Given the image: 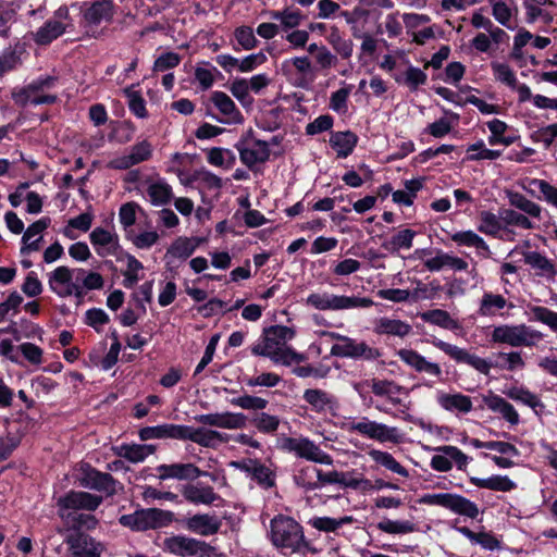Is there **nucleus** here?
Listing matches in <instances>:
<instances>
[{"mask_svg":"<svg viewBox=\"0 0 557 557\" xmlns=\"http://www.w3.org/2000/svg\"><path fill=\"white\" fill-rule=\"evenodd\" d=\"M295 332L284 325H273L263 330L259 339L250 347L253 356L269 358L276 364L290 366L304 360V356L296 352L287 343L293 339Z\"/></svg>","mask_w":557,"mask_h":557,"instance_id":"nucleus-1","label":"nucleus"},{"mask_svg":"<svg viewBox=\"0 0 557 557\" xmlns=\"http://www.w3.org/2000/svg\"><path fill=\"white\" fill-rule=\"evenodd\" d=\"M270 540L285 555L300 553L308 547L302 527L295 519L283 515L271 520Z\"/></svg>","mask_w":557,"mask_h":557,"instance_id":"nucleus-2","label":"nucleus"},{"mask_svg":"<svg viewBox=\"0 0 557 557\" xmlns=\"http://www.w3.org/2000/svg\"><path fill=\"white\" fill-rule=\"evenodd\" d=\"M508 201L513 209H502L500 220L507 226H516L522 230H533L535 227L531 219L540 220L542 218V207L517 191H509Z\"/></svg>","mask_w":557,"mask_h":557,"instance_id":"nucleus-3","label":"nucleus"},{"mask_svg":"<svg viewBox=\"0 0 557 557\" xmlns=\"http://www.w3.org/2000/svg\"><path fill=\"white\" fill-rule=\"evenodd\" d=\"M542 332L527 324H503L494 327L492 341L511 347H533L542 342Z\"/></svg>","mask_w":557,"mask_h":557,"instance_id":"nucleus-4","label":"nucleus"},{"mask_svg":"<svg viewBox=\"0 0 557 557\" xmlns=\"http://www.w3.org/2000/svg\"><path fill=\"white\" fill-rule=\"evenodd\" d=\"M346 430L380 443L399 444L404 440L398 428L370 420L368 417L347 423Z\"/></svg>","mask_w":557,"mask_h":557,"instance_id":"nucleus-5","label":"nucleus"},{"mask_svg":"<svg viewBox=\"0 0 557 557\" xmlns=\"http://www.w3.org/2000/svg\"><path fill=\"white\" fill-rule=\"evenodd\" d=\"M305 304L317 310H345L352 308H369L374 305L371 298L335 295L327 292H319L310 294Z\"/></svg>","mask_w":557,"mask_h":557,"instance_id":"nucleus-6","label":"nucleus"},{"mask_svg":"<svg viewBox=\"0 0 557 557\" xmlns=\"http://www.w3.org/2000/svg\"><path fill=\"white\" fill-rule=\"evenodd\" d=\"M277 445L282 450L294 454L298 458L320 465L333 463V458L308 437L282 436L278 438Z\"/></svg>","mask_w":557,"mask_h":557,"instance_id":"nucleus-7","label":"nucleus"},{"mask_svg":"<svg viewBox=\"0 0 557 557\" xmlns=\"http://www.w3.org/2000/svg\"><path fill=\"white\" fill-rule=\"evenodd\" d=\"M48 286L60 298L74 296L82 299V288L78 285L77 268L60 265L48 273Z\"/></svg>","mask_w":557,"mask_h":557,"instance_id":"nucleus-8","label":"nucleus"},{"mask_svg":"<svg viewBox=\"0 0 557 557\" xmlns=\"http://www.w3.org/2000/svg\"><path fill=\"white\" fill-rule=\"evenodd\" d=\"M428 343L443 351L457 363H466L484 375H488L491 369L493 368L492 357L490 360L483 359L479 356L470 354L465 348L444 342L435 336L429 338Z\"/></svg>","mask_w":557,"mask_h":557,"instance_id":"nucleus-9","label":"nucleus"},{"mask_svg":"<svg viewBox=\"0 0 557 557\" xmlns=\"http://www.w3.org/2000/svg\"><path fill=\"white\" fill-rule=\"evenodd\" d=\"M306 472L315 474L317 483L319 488L326 484H338L346 488L368 491L372 487L371 481L364 479L362 475L357 474L356 471L341 472V471H329L323 472L322 470L308 467Z\"/></svg>","mask_w":557,"mask_h":557,"instance_id":"nucleus-10","label":"nucleus"},{"mask_svg":"<svg viewBox=\"0 0 557 557\" xmlns=\"http://www.w3.org/2000/svg\"><path fill=\"white\" fill-rule=\"evenodd\" d=\"M420 503L430 506H441L454 511L455 513L462 515L472 519L476 518L479 515V508L473 502L456 494H425L420 499Z\"/></svg>","mask_w":557,"mask_h":557,"instance_id":"nucleus-11","label":"nucleus"},{"mask_svg":"<svg viewBox=\"0 0 557 557\" xmlns=\"http://www.w3.org/2000/svg\"><path fill=\"white\" fill-rule=\"evenodd\" d=\"M162 548L175 556L191 557L205 554L209 545L194 537L173 535L163 540Z\"/></svg>","mask_w":557,"mask_h":557,"instance_id":"nucleus-12","label":"nucleus"},{"mask_svg":"<svg viewBox=\"0 0 557 557\" xmlns=\"http://www.w3.org/2000/svg\"><path fill=\"white\" fill-rule=\"evenodd\" d=\"M331 355L341 358L376 360L381 357L379 349L369 346L366 342L346 337L343 344H334Z\"/></svg>","mask_w":557,"mask_h":557,"instance_id":"nucleus-13","label":"nucleus"},{"mask_svg":"<svg viewBox=\"0 0 557 557\" xmlns=\"http://www.w3.org/2000/svg\"><path fill=\"white\" fill-rule=\"evenodd\" d=\"M82 18L87 26H99L112 21L115 7L112 0L85 1L81 4Z\"/></svg>","mask_w":557,"mask_h":557,"instance_id":"nucleus-14","label":"nucleus"},{"mask_svg":"<svg viewBox=\"0 0 557 557\" xmlns=\"http://www.w3.org/2000/svg\"><path fill=\"white\" fill-rule=\"evenodd\" d=\"M102 503V497L83 491H70L57 502L58 511H94Z\"/></svg>","mask_w":557,"mask_h":557,"instance_id":"nucleus-15","label":"nucleus"},{"mask_svg":"<svg viewBox=\"0 0 557 557\" xmlns=\"http://www.w3.org/2000/svg\"><path fill=\"white\" fill-rule=\"evenodd\" d=\"M152 145L144 139L133 145L124 154L111 159L108 168L113 170H127L134 165L149 160L152 156Z\"/></svg>","mask_w":557,"mask_h":557,"instance_id":"nucleus-16","label":"nucleus"},{"mask_svg":"<svg viewBox=\"0 0 557 557\" xmlns=\"http://www.w3.org/2000/svg\"><path fill=\"white\" fill-rule=\"evenodd\" d=\"M396 356L410 369L418 373H424L436 380L443 379V370L437 362L428 360L424 356L411 348H401L396 351Z\"/></svg>","mask_w":557,"mask_h":557,"instance_id":"nucleus-17","label":"nucleus"},{"mask_svg":"<svg viewBox=\"0 0 557 557\" xmlns=\"http://www.w3.org/2000/svg\"><path fill=\"white\" fill-rule=\"evenodd\" d=\"M64 543L73 557H100L103 550L102 544L85 532L66 534Z\"/></svg>","mask_w":557,"mask_h":557,"instance_id":"nucleus-18","label":"nucleus"},{"mask_svg":"<svg viewBox=\"0 0 557 557\" xmlns=\"http://www.w3.org/2000/svg\"><path fill=\"white\" fill-rule=\"evenodd\" d=\"M210 101L220 113V116L214 117L218 122L227 125H237L244 122V116L234 100L224 91H212Z\"/></svg>","mask_w":557,"mask_h":557,"instance_id":"nucleus-19","label":"nucleus"},{"mask_svg":"<svg viewBox=\"0 0 557 557\" xmlns=\"http://www.w3.org/2000/svg\"><path fill=\"white\" fill-rule=\"evenodd\" d=\"M200 239L197 237L180 236L175 238L164 255L166 267L176 268L186 261L198 248Z\"/></svg>","mask_w":557,"mask_h":557,"instance_id":"nucleus-20","label":"nucleus"},{"mask_svg":"<svg viewBox=\"0 0 557 557\" xmlns=\"http://www.w3.org/2000/svg\"><path fill=\"white\" fill-rule=\"evenodd\" d=\"M158 473V479L161 481L175 479L180 481L185 480H196L200 476H210L212 480L214 478L208 472L201 471L197 466L191 462L187 463H170V465H160L156 468Z\"/></svg>","mask_w":557,"mask_h":557,"instance_id":"nucleus-21","label":"nucleus"},{"mask_svg":"<svg viewBox=\"0 0 557 557\" xmlns=\"http://www.w3.org/2000/svg\"><path fill=\"white\" fill-rule=\"evenodd\" d=\"M435 400L443 410L456 416L467 414L473 409L471 397L458 392L448 393L437 389L435 392Z\"/></svg>","mask_w":557,"mask_h":557,"instance_id":"nucleus-22","label":"nucleus"},{"mask_svg":"<svg viewBox=\"0 0 557 557\" xmlns=\"http://www.w3.org/2000/svg\"><path fill=\"white\" fill-rule=\"evenodd\" d=\"M198 423L227 430L240 429L246 425V417L235 412H212L198 414L194 418Z\"/></svg>","mask_w":557,"mask_h":557,"instance_id":"nucleus-23","label":"nucleus"},{"mask_svg":"<svg viewBox=\"0 0 557 557\" xmlns=\"http://www.w3.org/2000/svg\"><path fill=\"white\" fill-rule=\"evenodd\" d=\"M228 436L226 434L220 433L214 430L205 429V428H191L187 425H182V436L181 440L191 441L202 447H215L220 443H225Z\"/></svg>","mask_w":557,"mask_h":557,"instance_id":"nucleus-24","label":"nucleus"},{"mask_svg":"<svg viewBox=\"0 0 557 557\" xmlns=\"http://www.w3.org/2000/svg\"><path fill=\"white\" fill-rule=\"evenodd\" d=\"M79 483L85 488L103 492L107 495L115 493V480L111 474L88 468L83 472Z\"/></svg>","mask_w":557,"mask_h":557,"instance_id":"nucleus-25","label":"nucleus"},{"mask_svg":"<svg viewBox=\"0 0 557 557\" xmlns=\"http://www.w3.org/2000/svg\"><path fill=\"white\" fill-rule=\"evenodd\" d=\"M240 161L248 168L265 162L270 157V149L265 141L247 140L238 147Z\"/></svg>","mask_w":557,"mask_h":557,"instance_id":"nucleus-26","label":"nucleus"},{"mask_svg":"<svg viewBox=\"0 0 557 557\" xmlns=\"http://www.w3.org/2000/svg\"><path fill=\"white\" fill-rule=\"evenodd\" d=\"M222 525L221 520L215 515L196 513L185 521V528L198 535L210 536L216 534Z\"/></svg>","mask_w":557,"mask_h":557,"instance_id":"nucleus-27","label":"nucleus"},{"mask_svg":"<svg viewBox=\"0 0 557 557\" xmlns=\"http://www.w3.org/2000/svg\"><path fill=\"white\" fill-rule=\"evenodd\" d=\"M89 239L95 251L100 257H107L115 253L119 246L117 235L107 228L96 227L89 234Z\"/></svg>","mask_w":557,"mask_h":557,"instance_id":"nucleus-28","label":"nucleus"},{"mask_svg":"<svg viewBox=\"0 0 557 557\" xmlns=\"http://www.w3.org/2000/svg\"><path fill=\"white\" fill-rule=\"evenodd\" d=\"M60 519L64 523V528L70 533L72 532H85L96 529L98 520L91 513H84L77 511L65 512L58 511Z\"/></svg>","mask_w":557,"mask_h":557,"instance_id":"nucleus-29","label":"nucleus"},{"mask_svg":"<svg viewBox=\"0 0 557 557\" xmlns=\"http://www.w3.org/2000/svg\"><path fill=\"white\" fill-rule=\"evenodd\" d=\"M183 497L194 505H213L221 497L216 494L212 486L202 484H186L182 488Z\"/></svg>","mask_w":557,"mask_h":557,"instance_id":"nucleus-30","label":"nucleus"},{"mask_svg":"<svg viewBox=\"0 0 557 557\" xmlns=\"http://www.w3.org/2000/svg\"><path fill=\"white\" fill-rule=\"evenodd\" d=\"M483 403L491 411L500 414L510 425H517L520 422L518 411L505 398L490 393L483 397Z\"/></svg>","mask_w":557,"mask_h":557,"instance_id":"nucleus-31","label":"nucleus"},{"mask_svg":"<svg viewBox=\"0 0 557 557\" xmlns=\"http://www.w3.org/2000/svg\"><path fill=\"white\" fill-rule=\"evenodd\" d=\"M304 400L310 406L311 410L323 413L336 408V398L329 392L319 388H308L304 392Z\"/></svg>","mask_w":557,"mask_h":557,"instance_id":"nucleus-32","label":"nucleus"},{"mask_svg":"<svg viewBox=\"0 0 557 557\" xmlns=\"http://www.w3.org/2000/svg\"><path fill=\"white\" fill-rule=\"evenodd\" d=\"M50 219L42 218L33 224H30L24 232L22 237L23 246L21 248L22 255H27L32 251H37L40 248V242L42 240L41 233L49 226Z\"/></svg>","mask_w":557,"mask_h":557,"instance_id":"nucleus-33","label":"nucleus"},{"mask_svg":"<svg viewBox=\"0 0 557 557\" xmlns=\"http://www.w3.org/2000/svg\"><path fill=\"white\" fill-rule=\"evenodd\" d=\"M366 387L371 388L372 393L379 397H387L392 396V394H400L405 391L403 386L389 380L372 379L354 385V389L360 395Z\"/></svg>","mask_w":557,"mask_h":557,"instance_id":"nucleus-34","label":"nucleus"},{"mask_svg":"<svg viewBox=\"0 0 557 557\" xmlns=\"http://www.w3.org/2000/svg\"><path fill=\"white\" fill-rule=\"evenodd\" d=\"M139 438L141 441L149 440H162V438H173L181 440L182 436V425L181 424H172L164 423L156 426H146L139 430Z\"/></svg>","mask_w":557,"mask_h":557,"instance_id":"nucleus-35","label":"nucleus"},{"mask_svg":"<svg viewBox=\"0 0 557 557\" xmlns=\"http://www.w3.org/2000/svg\"><path fill=\"white\" fill-rule=\"evenodd\" d=\"M374 333L405 337L411 332V325L405 321L391 318H380L374 322Z\"/></svg>","mask_w":557,"mask_h":557,"instance_id":"nucleus-36","label":"nucleus"},{"mask_svg":"<svg viewBox=\"0 0 557 557\" xmlns=\"http://www.w3.org/2000/svg\"><path fill=\"white\" fill-rule=\"evenodd\" d=\"M525 264L536 271V275L554 278L557 270L552 260L537 251H527L523 253Z\"/></svg>","mask_w":557,"mask_h":557,"instance_id":"nucleus-37","label":"nucleus"},{"mask_svg":"<svg viewBox=\"0 0 557 557\" xmlns=\"http://www.w3.org/2000/svg\"><path fill=\"white\" fill-rule=\"evenodd\" d=\"M358 137L350 131L335 132L330 136V146L336 151L338 158H347L355 149Z\"/></svg>","mask_w":557,"mask_h":557,"instance_id":"nucleus-38","label":"nucleus"},{"mask_svg":"<svg viewBox=\"0 0 557 557\" xmlns=\"http://www.w3.org/2000/svg\"><path fill=\"white\" fill-rule=\"evenodd\" d=\"M419 317L423 322L436 325L444 330L456 331L460 329L458 320L454 319L448 311L443 309L423 311Z\"/></svg>","mask_w":557,"mask_h":557,"instance_id":"nucleus-39","label":"nucleus"},{"mask_svg":"<svg viewBox=\"0 0 557 557\" xmlns=\"http://www.w3.org/2000/svg\"><path fill=\"white\" fill-rule=\"evenodd\" d=\"M512 308L511 304L508 305L507 299L500 294L485 292L480 300L479 314L482 317H494L506 307Z\"/></svg>","mask_w":557,"mask_h":557,"instance_id":"nucleus-40","label":"nucleus"},{"mask_svg":"<svg viewBox=\"0 0 557 557\" xmlns=\"http://www.w3.org/2000/svg\"><path fill=\"white\" fill-rule=\"evenodd\" d=\"M504 393L510 399L532 408L536 414H539L545 407L539 396L525 387L511 386Z\"/></svg>","mask_w":557,"mask_h":557,"instance_id":"nucleus-41","label":"nucleus"},{"mask_svg":"<svg viewBox=\"0 0 557 557\" xmlns=\"http://www.w3.org/2000/svg\"><path fill=\"white\" fill-rule=\"evenodd\" d=\"M154 451L156 446L152 444H123L117 448V455L133 463L143 462Z\"/></svg>","mask_w":557,"mask_h":557,"instance_id":"nucleus-42","label":"nucleus"},{"mask_svg":"<svg viewBox=\"0 0 557 557\" xmlns=\"http://www.w3.org/2000/svg\"><path fill=\"white\" fill-rule=\"evenodd\" d=\"M494 18L503 26L512 29L511 17L517 7L513 0H487Z\"/></svg>","mask_w":557,"mask_h":557,"instance_id":"nucleus-43","label":"nucleus"},{"mask_svg":"<svg viewBox=\"0 0 557 557\" xmlns=\"http://www.w3.org/2000/svg\"><path fill=\"white\" fill-rule=\"evenodd\" d=\"M470 482L480 488H487L498 492H510L517 487V484L507 475H492L490 478H471Z\"/></svg>","mask_w":557,"mask_h":557,"instance_id":"nucleus-44","label":"nucleus"},{"mask_svg":"<svg viewBox=\"0 0 557 557\" xmlns=\"http://www.w3.org/2000/svg\"><path fill=\"white\" fill-rule=\"evenodd\" d=\"M493 368L516 371L524 368L525 362L520 351L497 352L492 355Z\"/></svg>","mask_w":557,"mask_h":557,"instance_id":"nucleus-45","label":"nucleus"},{"mask_svg":"<svg viewBox=\"0 0 557 557\" xmlns=\"http://www.w3.org/2000/svg\"><path fill=\"white\" fill-rule=\"evenodd\" d=\"M13 99L15 103L25 107L28 104L39 106L45 103H53L55 102L57 97L53 95H36L28 84L26 87L13 92Z\"/></svg>","mask_w":557,"mask_h":557,"instance_id":"nucleus-46","label":"nucleus"},{"mask_svg":"<svg viewBox=\"0 0 557 557\" xmlns=\"http://www.w3.org/2000/svg\"><path fill=\"white\" fill-rule=\"evenodd\" d=\"M326 40L343 59H349L352 55L354 42L345 38L337 26L330 27Z\"/></svg>","mask_w":557,"mask_h":557,"instance_id":"nucleus-47","label":"nucleus"},{"mask_svg":"<svg viewBox=\"0 0 557 557\" xmlns=\"http://www.w3.org/2000/svg\"><path fill=\"white\" fill-rule=\"evenodd\" d=\"M78 285L82 288V299L88 290H99L104 286L103 276L95 271L77 268Z\"/></svg>","mask_w":557,"mask_h":557,"instance_id":"nucleus-48","label":"nucleus"},{"mask_svg":"<svg viewBox=\"0 0 557 557\" xmlns=\"http://www.w3.org/2000/svg\"><path fill=\"white\" fill-rule=\"evenodd\" d=\"M369 456L373 461L379 463L380 466L386 468L387 470L397 473L404 478H407L409 475L408 470L403 467L394 457L392 454L387 451H382L379 449H371L369 451Z\"/></svg>","mask_w":557,"mask_h":557,"instance_id":"nucleus-49","label":"nucleus"},{"mask_svg":"<svg viewBox=\"0 0 557 557\" xmlns=\"http://www.w3.org/2000/svg\"><path fill=\"white\" fill-rule=\"evenodd\" d=\"M64 32L63 26L59 22H53L50 18L35 33V41L38 45H48Z\"/></svg>","mask_w":557,"mask_h":557,"instance_id":"nucleus-50","label":"nucleus"},{"mask_svg":"<svg viewBox=\"0 0 557 557\" xmlns=\"http://www.w3.org/2000/svg\"><path fill=\"white\" fill-rule=\"evenodd\" d=\"M451 240L460 246L473 247L478 250L490 251L485 240L473 231H461L451 235Z\"/></svg>","mask_w":557,"mask_h":557,"instance_id":"nucleus-51","label":"nucleus"},{"mask_svg":"<svg viewBox=\"0 0 557 557\" xmlns=\"http://www.w3.org/2000/svg\"><path fill=\"white\" fill-rule=\"evenodd\" d=\"M352 522L354 518L351 516H344L338 519L330 517H317L310 520V524L314 529L323 532H335L343 525L350 524Z\"/></svg>","mask_w":557,"mask_h":557,"instance_id":"nucleus-52","label":"nucleus"},{"mask_svg":"<svg viewBox=\"0 0 557 557\" xmlns=\"http://www.w3.org/2000/svg\"><path fill=\"white\" fill-rule=\"evenodd\" d=\"M499 157V150L488 149L483 140H479L467 148L466 161L496 160Z\"/></svg>","mask_w":557,"mask_h":557,"instance_id":"nucleus-53","label":"nucleus"},{"mask_svg":"<svg viewBox=\"0 0 557 557\" xmlns=\"http://www.w3.org/2000/svg\"><path fill=\"white\" fill-rule=\"evenodd\" d=\"M376 527L387 534H408L416 531V524L409 520L385 519L380 521Z\"/></svg>","mask_w":557,"mask_h":557,"instance_id":"nucleus-54","label":"nucleus"},{"mask_svg":"<svg viewBox=\"0 0 557 557\" xmlns=\"http://www.w3.org/2000/svg\"><path fill=\"white\" fill-rule=\"evenodd\" d=\"M530 321H535L547 325L550 330L556 332L557 327V312L543 307L530 306L529 307Z\"/></svg>","mask_w":557,"mask_h":557,"instance_id":"nucleus-55","label":"nucleus"},{"mask_svg":"<svg viewBox=\"0 0 557 557\" xmlns=\"http://www.w3.org/2000/svg\"><path fill=\"white\" fill-rule=\"evenodd\" d=\"M480 223L478 230L486 235L496 236L503 228L500 214L497 216L493 212L482 211L479 215Z\"/></svg>","mask_w":557,"mask_h":557,"instance_id":"nucleus-56","label":"nucleus"},{"mask_svg":"<svg viewBox=\"0 0 557 557\" xmlns=\"http://www.w3.org/2000/svg\"><path fill=\"white\" fill-rule=\"evenodd\" d=\"M416 236V232L409 228H405L396 233L386 242L383 247L389 251H398L399 249H409L412 247V242Z\"/></svg>","mask_w":557,"mask_h":557,"instance_id":"nucleus-57","label":"nucleus"},{"mask_svg":"<svg viewBox=\"0 0 557 557\" xmlns=\"http://www.w3.org/2000/svg\"><path fill=\"white\" fill-rule=\"evenodd\" d=\"M228 89L244 108L253 103L247 78H235L231 82Z\"/></svg>","mask_w":557,"mask_h":557,"instance_id":"nucleus-58","label":"nucleus"},{"mask_svg":"<svg viewBox=\"0 0 557 557\" xmlns=\"http://www.w3.org/2000/svg\"><path fill=\"white\" fill-rule=\"evenodd\" d=\"M351 90V85H344L338 90L332 92L329 103L330 109L336 113L345 114L348 111V99Z\"/></svg>","mask_w":557,"mask_h":557,"instance_id":"nucleus-59","label":"nucleus"},{"mask_svg":"<svg viewBox=\"0 0 557 557\" xmlns=\"http://www.w3.org/2000/svg\"><path fill=\"white\" fill-rule=\"evenodd\" d=\"M124 94L127 98L131 112L139 119L147 117L146 101L139 91L135 90L134 86H131L124 89Z\"/></svg>","mask_w":557,"mask_h":557,"instance_id":"nucleus-60","label":"nucleus"},{"mask_svg":"<svg viewBox=\"0 0 557 557\" xmlns=\"http://www.w3.org/2000/svg\"><path fill=\"white\" fill-rule=\"evenodd\" d=\"M441 289V285L436 282H431L430 284L418 282L417 287L410 292V300L421 301L434 299Z\"/></svg>","mask_w":557,"mask_h":557,"instance_id":"nucleus-61","label":"nucleus"},{"mask_svg":"<svg viewBox=\"0 0 557 557\" xmlns=\"http://www.w3.org/2000/svg\"><path fill=\"white\" fill-rule=\"evenodd\" d=\"M491 69L496 81L509 86L510 88L516 87L517 77L508 64L492 62Z\"/></svg>","mask_w":557,"mask_h":557,"instance_id":"nucleus-62","label":"nucleus"},{"mask_svg":"<svg viewBox=\"0 0 557 557\" xmlns=\"http://www.w3.org/2000/svg\"><path fill=\"white\" fill-rule=\"evenodd\" d=\"M530 186L535 187L542 194V199L557 209V187L544 180L532 178Z\"/></svg>","mask_w":557,"mask_h":557,"instance_id":"nucleus-63","label":"nucleus"},{"mask_svg":"<svg viewBox=\"0 0 557 557\" xmlns=\"http://www.w3.org/2000/svg\"><path fill=\"white\" fill-rule=\"evenodd\" d=\"M147 194L153 205L162 206L171 198V187L165 183L157 182L148 187Z\"/></svg>","mask_w":557,"mask_h":557,"instance_id":"nucleus-64","label":"nucleus"}]
</instances>
